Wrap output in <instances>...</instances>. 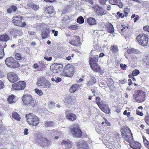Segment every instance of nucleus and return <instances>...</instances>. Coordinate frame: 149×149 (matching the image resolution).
<instances>
[{"mask_svg":"<svg viewBox=\"0 0 149 149\" xmlns=\"http://www.w3.org/2000/svg\"><path fill=\"white\" fill-rule=\"evenodd\" d=\"M121 134L123 139L130 143V147L134 149H140L141 147V144L137 142H131L133 136L130 129L126 127H123L121 130Z\"/></svg>","mask_w":149,"mask_h":149,"instance_id":"nucleus-1","label":"nucleus"},{"mask_svg":"<svg viewBox=\"0 0 149 149\" xmlns=\"http://www.w3.org/2000/svg\"><path fill=\"white\" fill-rule=\"evenodd\" d=\"M22 100L25 105L29 104L32 107H35L37 105L36 100L34 99L30 95H23Z\"/></svg>","mask_w":149,"mask_h":149,"instance_id":"nucleus-2","label":"nucleus"},{"mask_svg":"<svg viewBox=\"0 0 149 149\" xmlns=\"http://www.w3.org/2000/svg\"><path fill=\"white\" fill-rule=\"evenodd\" d=\"M74 67L72 65H67L65 67L61 75L69 77H72L74 74Z\"/></svg>","mask_w":149,"mask_h":149,"instance_id":"nucleus-3","label":"nucleus"},{"mask_svg":"<svg viewBox=\"0 0 149 149\" xmlns=\"http://www.w3.org/2000/svg\"><path fill=\"white\" fill-rule=\"evenodd\" d=\"M26 118L30 125L36 126L37 125V118L35 115L31 113L26 114Z\"/></svg>","mask_w":149,"mask_h":149,"instance_id":"nucleus-4","label":"nucleus"},{"mask_svg":"<svg viewBox=\"0 0 149 149\" xmlns=\"http://www.w3.org/2000/svg\"><path fill=\"white\" fill-rule=\"evenodd\" d=\"M146 94L144 92L141 90L137 91L135 93L134 97L136 101L138 102H142L145 100Z\"/></svg>","mask_w":149,"mask_h":149,"instance_id":"nucleus-5","label":"nucleus"},{"mask_svg":"<svg viewBox=\"0 0 149 149\" xmlns=\"http://www.w3.org/2000/svg\"><path fill=\"white\" fill-rule=\"evenodd\" d=\"M70 130L72 134L74 137H80L81 136L82 132L78 125H73Z\"/></svg>","mask_w":149,"mask_h":149,"instance_id":"nucleus-6","label":"nucleus"},{"mask_svg":"<svg viewBox=\"0 0 149 149\" xmlns=\"http://www.w3.org/2000/svg\"><path fill=\"white\" fill-rule=\"evenodd\" d=\"M5 63L8 66L13 68H17L19 65L18 63L11 57L7 58L5 60Z\"/></svg>","mask_w":149,"mask_h":149,"instance_id":"nucleus-7","label":"nucleus"},{"mask_svg":"<svg viewBox=\"0 0 149 149\" xmlns=\"http://www.w3.org/2000/svg\"><path fill=\"white\" fill-rule=\"evenodd\" d=\"M148 37L144 34H141L138 36L136 38L137 40L143 46H146L148 42Z\"/></svg>","mask_w":149,"mask_h":149,"instance_id":"nucleus-8","label":"nucleus"},{"mask_svg":"<svg viewBox=\"0 0 149 149\" xmlns=\"http://www.w3.org/2000/svg\"><path fill=\"white\" fill-rule=\"evenodd\" d=\"M51 84L47 80L43 77L39 78L38 80V86H42L46 88L50 87Z\"/></svg>","mask_w":149,"mask_h":149,"instance_id":"nucleus-9","label":"nucleus"},{"mask_svg":"<svg viewBox=\"0 0 149 149\" xmlns=\"http://www.w3.org/2000/svg\"><path fill=\"white\" fill-rule=\"evenodd\" d=\"M89 61L91 68L94 71L100 73L103 72L99 65L95 63H93V59L91 57L89 58Z\"/></svg>","mask_w":149,"mask_h":149,"instance_id":"nucleus-10","label":"nucleus"},{"mask_svg":"<svg viewBox=\"0 0 149 149\" xmlns=\"http://www.w3.org/2000/svg\"><path fill=\"white\" fill-rule=\"evenodd\" d=\"M26 86V83L23 81H20L17 83H14L12 86L14 89L18 90H23Z\"/></svg>","mask_w":149,"mask_h":149,"instance_id":"nucleus-11","label":"nucleus"},{"mask_svg":"<svg viewBox=\"0 0 149 149\" xmlns=\"http://www.w3.org/2000/svg\"><path fill=\"white\" fill-rule=\"evenodd\" d=\"M92 8L94 9L97 16H102L106 14L104 10L97 5L93 6Z\"/></svg>","mask_w":149,"mask_h":149,"instance_id":"nucleus-12","label":"nucleus"},{"mask_svg":"<svg viewBox=\"0 0 149 149\" xmlns=\"http://www.w3.org/2000/svg\"><path fill=\"white\" fill-rule=\"evenodd\" d=\"M63 65L60 64L55 63L51 66L50 69L54 73H57L62 70Z\"/></svg>","mask_w":149,"mask_h":149,"instance_id":"nucleus-13","label":"nucleus"},{"mask_svg":"<svg viewBox=\"0 0 149 149\" xmlns=\"http://www.w3.org/2000/svg\"><path fill=\"white\" fill-rule=\"evenodd\" d=\"M7 76L9 81L11 83H14L17 81L18 80V77L17 75L14 72L8 73Z\"/></svg>","mask_w":149,"mask_h":149,"instance_id":"nucleus-14","label":"nucleus"},{"mask_svg":"<svg viewBox=\"0 0 149 149\" xmlns=\"http://www.w3.org/2000/svg\"><path fill=\"white\" fill-rule=\"evenodd\" d=\"M50 141L45 138L41 137L38 139V143L40 146L48 147L50 143Z\"/></svg>","mask_w":149,"mask_h":149,"instance_id":"nucleus-15","label":"nucleus"},{"mask_svg":"<svg viewBox=\"0 0 149 149\" xmlns=\"http://www.w3.org/2000/svg\"><path fill=\"white\" fill-rule=\"evenodd\" d=\"M12 22L15 25L19 26L22 25V18L20 16H14L12 18Z\"/></svg>","mask_w":149,"mask_h":149,"instance_id":"nucleus-16","label":"nucleus"},{"mask_svg":"<svg viewBox=\"0 0 149 149\" xmlns=\"http://www.w3.org/2000/svg\"><path fill=\"white\" fill-rule=\"evenodd\" d=\"M76 144L78 149H89V147L86 142L80 141L77 142Z\"/></svg>","mask_w":149,"mask_h":149,"instance_id":"nucleus-17","label":"nucleus"},{"mask_svg":"<svg viewBox=\"0 0 149 149\" xmlns=\"http://www.w3.org/2000/svg\"><path fill=\"white\" fill-rule=\"evenodd\" d=\"M96 82V79L93 76H91L87 81V84L88 87L93 86Z\"/></svg>","mask_w":149,"mask_h":149,"instance_id":"nucleus-18","label":"nucleus"},{"mask_svg":"<svg viewBox=\"0 0 149 149\" xmlns=\"http://www.w3.org/2000/svg\"><path fill=\"white\" fill-rule=\"evenodd\" d=\"M61 144L66 149H69L72 147L70 142L69 141L63 140L62 141Z\"/></svg>","mask_w":149,"mask_h":149,"instance_id":"nucleus-19","label":"nucleus"},{"mask_svg":"<svg viewBox=\"0 0 149 149\" xmlns=\"http://www.w3.org/2000/svg\"><path fill=\"white\" fill-rule=\"evenodd\" d=\"M87 21L90 25H95L97 24V22L95 18L90 17L88 18Z\"/></svg>","mask_w":149,"mask_h":149,"instance_id":"nucleus-20","label":"nucleus"},{"mask_svg":"<svg viewBox=\"0 0 149 149\" xmlns=\"http://www.w3.org/2000/svg\"><path fill=\"white\" fill-rule=\"evenodd\" d=\"M75 39L74 40H71L69 42L70 44L74 46H77L79 44L80 39L77 36H75Z\"/></svg>","mask_w":149,"mask_h":149,"instance_id":"nucleus-21","label":"nucleus"},{"mask_svg":"<svg viewBox=\"0 0 149 149\" xmlns=\"http://www.w3.org/2000/svg\"><path fill=\"white\" fill-rule=\"evenodd\" d=\"M79 85L78 84H74L72 85L70 88L69 91L71 93L75 92L77 89L79 88Z\"/></svg>","mask_w":149,"mask_h":149,"instance_id":"nucleus-22","label":"nucleus"},{"mask_svg":"<svg viewBox=\"0 0 149 149\" xmlns=\"http://www.w3.org/2000/svg\"><path fill=\"white\" fill-rule=\"evenodd\" d=\"M9 38V37L6 34L0 35V40L2 42H6Z\"/></svg>","mask_w":149,"mask_h":149,"instance_id":"nucleus-23","label":"nucleus"},{"mask_svg":"<svg viewBox=\"0 0 149 149\" xmlns=\"http://www.w3.org/2000/svg\"><path fill=\"white\" fill-rule=\"evenodd\" d=\"M66 117L69 120L71 121L75 120L77 118L75 114L72 113L68 115Z\"/></svg>","mask_w":149,"mask_h":149,"instance_id":"nucleus-24","label":"nucleus"},{"mask_svg":"<svg viewBox=\"0 0 149 149\" xmlns=\"http://www.w3.org/2000/svg\"><path fill=\"white\" fill-rule=\"evenodd\" d=\"M106 26L107 28V31L109 33H112L114 32V28L112 24L109 23L107 24Z\"/></svg>","mask_w":149,"mask_h":149,"instance_id":"nucleus-25","label":"nucleus"},{"mask_svg":"<svg viewBox=\"0 0 149 149\" xmlns=\"http://www.w3.org/2000/svg\"><path fill=\"white\" fill-rule=\"evenodd\" d=\"M45 68V66L42 61H40L38 65V71H42Z\"/></svg>","mask_w":149,"mask_h":149,"instance_id":"nucleus-26","label":"nucleus"},{"mask_svg":"<svg viewBox=\"0 0 149 149\" xmlns=\"http://www.w3.org/2000/svg\"><path fill=\"white\" fill-rule=\"evenodd\" d=\"M49 31L47 29H45L43 30L42 32V38H47L49 36Z\"/></svg>","mask_w":149,"mask_h":149,"instance_id":"nucleus-27","label":"nucleus"},{"mask_svg":"<svg viewBox=\"0 0 149 149\" xmlns=\"http://www.w3.org/2000/svg\"><path fill=\"white\" fill-rule=\"evenodd\" d=\"M96 103L100 108H101L102 106H104L103 103L101 101V99L99 97H96Z\"/></svg>","mask_w":149,"mask_h":149,"instance_id":"nucleus-28","label":"nucleus"},{"mask_svg":"<svg viewBox=\"0 0 149 149\" xmlns=\"http://www.w3.org/2000/svg\"><path fill=\"white\" fill-rule=\"evenodd\" d=\"M30 8H32L35 10H36L37 6L32 2L28 3L27 6L26 7V8L27 9H29Z\"/></svg>","mask_w":149,"mask_h":149,"instance_id":"nucleus-29","label":"nucleus"},{"mask_svg":"<svg viewBox=\"0 0 149 149\" xmlns=\"http://www.w3.org/2000/svg\"><path fill=\"white\" fill-rule=\"evenodd\" d=\"M46 9L47 12V13H48L49 14H51L53 13L54 12V8L51 6L47 7Z\"/></svg>","mask_w":149,"mask_h":149,"instance_id":"nucleus-30","label":"nucleus"},{"mask_svg":"<svg viewBox=\"0 0 149 149\" xmlns=\"http://www.w3.org/2000/svg\"><path fill=\"white\" fill-rule=\"evenodd\" d=\"M8 101L9 103L11 104L15 102L16 101L15 100V97L14 95H10L8 98Z\"/></svg>","mask_w":149,"mask_h":149,"instance_id":"nucleus-31","label":"nucleus"},{"mask_svg":"<svg viewBox=\"0 0 149 149\" xmlns=\"http://www.w3.org/2000/svg\"><path fill=\"white\" fill-rule=\"evenodd\" d=\"M17 9V7L14 6H12L10 7V8L7 9V12L9 13H10L12 12L15 11Z\"/></svg>","mask_w":149,"mask_h":149,"instance_id":"nucleus-32","label":"nucleus"},{"mask_svg":"<svg viewBox=\"0 0 149 149\" xmlns=\"http://www.w3.org/2000/svg\"><path fill=\"white\" fill-rule=\"evenodd\" d=\"M12 116L15 119L17 120H19L21 118L19 115L16 112L13 113Z\"/></svg>","mask_w":149,"mask_h":149,"instance_id":"nucleus-33","label":"nucleus"},{"mask_svg":"<svg viewBox=\"0 0 149 149\" xmlns=\"http://www.w3.org/2000/svg\"><path fill=\"white\" fill-rule=\"evenodd\" d=\"M73 97L71 96H69L65 97L64 101L65 103H69L72 101Z\"/></svg>","mask_w":149,"mask_h":149,"instance_id":"nucleus-34","label":"nucleus"},{"mask_svg":"<svg viewBox=\"0 0 149 149\" xmlns=\"http://www.w3.org/2000/svg\"><path fill=\"white\" fill-rule=\"evenodd\" d=\"M101 110L104 112L105 113L107 114H109L110 113V110L109 108L105 106H102L101 108H100Z\"/></svg>","mask_w":149,"mask_h":149,"instance_id":"nucleus-35","label":"nucleus"},{"mask_svg":"<svg viewBox=\"0 0 149 149\" xmlns=\"http://www.w3.org/2000/svg\"><path fill=\"white\" fill-rule=\"evenodd\" d=\"M4 55L3 47L1 46H0V59L2 58Z\"/></svg>","mask_w":149,"mask_h":149,"instance_id":"nucleus-36","label":"nucleus"},{"mask_svg":"<svg viewBox=\"0 0 149 149\" xmlns=\"http://www.w3.org/2000/svg\"><path fill=\"white\" fill-rule=\"evenodd\" d=\"M110 50L113 53H116L118 51V48L114 45L110 47Z\"/></svg>","mask_w":149,"mask_h":149,"instance_id":"nucleus-37","label":"nucleus"},{"mask_svg":"<svg viewBox=\"0 0 149 149\" xmlns=\"http://www.w3.org/2000/svg\"><path fill=\"white\" fill-rule=\"evenodd\" d=\"M84 21V19L82 16L79 17L77 19V22L79 24H82Z\"/></svg>","mask_w":149,"mask_h":149,"instance_id":"nucleus-38","label":"nucleus"},{"mask_svg":"<svg viewBox=\"0 0 149 149\" xmlns=\"http://www.w3.org/2000/svg\"><path fill=\"white\" fill-rule=\"evenodd\" d=\"M110 3L112 4H116V3H119L120 0H109Z\"/></svg>","mask_w":149,"mask_h":149,"instance_id":"nucleus-39","label":"nucleus"},{"mask_svg":"<svg viewBox=\"0 0 149 149\" xmlns=\"http://www.w3.org/2000/svg\"><path fill=\"white\" fill-rule=\"evenodd\" d=\"M124 15L125 17H127L128 15V14L130 12V9L128 8H126L124 10Z\"/></svg>","mask_w":149,"mask_h":149,"instance_id":"nucleus-40","label":"nucleus"},{"mask_svg":"<svg viewBox=\"0 0 149 149\" xmlns=\"http://www.w3.org/2000/svg\"><path fill=\"white\" fill-rule=\"evenodd\" d=\"M53 125V122L49 121H47L45 123V125L47 127L52 126Z\"/></svg>","mask_w":149,"mask_h":149,"instance_id":"nucleus-41","label":"nucleus"},{"mask_svg":"<svg viewBox=\"0 0 149 149\" xmlns=\"http://www.w3.org/2000/svg\"><path fill=\"white\" fill-rule=\"evenodd\" d=\"M139 73L140 72L139 70L136 69L133 71L132 74L133 76H136L138 75Z\"/></svg>","mask_w":149,"mask_h":149,"instance_id":"nucleus-42","label":"nucleus"},{"mask_svg":"<svg viewBox=\"0 0 149 149\" xmlns=\"http://www.w3.org/2000/svg\"><path fill=\"white\" fill-rule=\"evenodd\" d=\"M78 27L76 25H70L68 26V28L69 29L72 30H75Z\"/></svg>","mask_w":149,"mask_h":149,"instance_id":"nucleus-43","label":"nucleus"},{"mask_svg":"<svg viewBox=\"0 0 149 149\" xmlns=\"http://www.w3.org/2000/svg\"><path fill=\"white\" fill-rule=\"evenodd\" d=\"M55 103L52 102H49L48 103V107L50 108H53L55 105Z\"/></svg>","mask_w":149,"mask_h":149,"instance_id":"nucleus-44","label":"nucleus"},{"mask_svg":"<svg viewBox=\"0 0 149 149\" xmlns=\"http://www.w3.org/2000/svg\"><path fill=\"white\" fill-rule=\"evenodd\" d=\"M98 58L99 57L98 55L95 56L93 58H92L93 59V63H94L93 62H97L98 61Z\"/></svg>","mask_w":149,"mask_h":149,"instance_id":"nucleus-45","label":"nucleus"},{"mask_svg":"<svg viewBox=\"0 0 149 149\" xmlns=\"http://www.w3.org/2000/svg\"><path fill=\"white\" fill-rule=\"evenodd\" d=\"M23 50L25 52L29 53L30 52V49L28 47H25L23 48Z\"/></svg>","mask_w":149,"mask_h":149,"instance_id":"nucleus-46","label":"nucleus"},{"mask_svg":"<svg viewBox=\"0 0 149 149\" xmlns=\"http://www.w3.org/2000/svg\"><path fill=\"white\" fill-rule=\"evenodd\" d=\"M12 33L16 34H19L20 33V30L14 29H13Z\"/></svg>","mask_w":149,"mask_h":149,"instance_id":"nucleus-47","label":"nucleus"},{"mask_svg":"<svg viewBox=\"0 0 149 149\" xmlns=\"http://www.w3.org/2000/svg\"><path fill=\"white\" fill-rule=\"evenodd\" d=\"M135 49L134 48L132 49H129L127 50V52L128 54H130L133 53L135 51Z\"/></svg>","mask_w":149,"mask_h":149,"instance_id":"nucleus-48","label":"nucleus"},{"mask_svg":"<svg viewBox=\"0 0 149 149\" xmlns=\"http://www.w3.org/2000/svg\"><path fill=\"white\" fill-rule=\"evenodd\" d=\"M145 120L146 123L149 126V116H146L145 118Z\"/></svg>","mask_w":149,"mask_h":149,"instance_id":"nucleus-49","label":"nucleus"},{"mask_svg":"<svg viewBox=\"0 0 149 149\" xmlns=\"http://www.w3.org/2000/svg\"><path fill=\"white\" fill-rule=\"evenodd\" d=\"M107 1L108 0H99V2L101 5H104Z\"/></svg>","mask_w":149,"mask_h":149,"instance_id":"nucleus-50","label":"nucleus"},{"mask_svg":"<svg viewBox=\"0 0 149 149\" xmlns=\"http://www.w3.org/2000/svg\"><path fill=\"white\" fill-rule=\"evenodd\" d=\"M120 66L123 70H126V67H127V65L125 64L124 65L122 63L120 65Z\"/></svg>","mask_w":149,"mask_h":149,"instance_id":"nucleus-51","label":"nucleus"},{"mask_svg":"<svg viewBox=\"0 0 149 149\" xmlns=\"http://www.w3.org/2000/svg\"><path fill=\"white\" fill-rule=\"evenodd\" d=\"M15 57L16 59L19 60L21 58V56L18 53H16L15 54Z\"/></svg>","mask_w":149,"mask_h":149,"instance_id":"nucleus-52","label":"nucleus"},{"mask_svg":"<svg viewBox=\"0 0 149 149\" xmlns=\"http://www.w3.org/2000/svg\"><path fill=\"white\" fill-rule=\"evenodd\" d=\"M117 14L119 17H120L121 18H123L125 16L124 15H123L122 13H120L119 12H117Z\"/></svg>","mask_w":149,"mask_h":149,"instance_id":"nucleus-53","label":"nucleus"},{"mask_svg":"<svg viewBox=\"0 0 149 149\" xmlns=\"http://www.w3.org/2000/svg\"><path fill=\"white\" fill-rule=\"evenodd\" d=\"M127 81V80L125 79H124L123 80H120L119 81V82L120 84H123L126 83Z\"/></svg>","mask_w":149,"mask_h":149,"instance_id":"nucleus-54","label":"nucleus"},{"mask_svg":"<svg viewBox=\"0 0 149 149\" xmlns=\"http://www.w3.org/2000/svg\"><path fill=\"white\" fill-rule=\"evenodd\" d=\"M55 78L56 79L55 82L56 83H59L62 81V79L60 77Z\"/></svg>","mask_w":149,"mask_h":149,"instance_id":"nucleus-55","label":"nucleus"},{"mask_svg":"<svg viewBox=\"0 0 149 149\" xmlns=\"http://www.w3.org/2000/svg\"><path fill=\"white\" fill-rule=\"evenodd\" d=\"M136 114L141 116H142L143 115V113L138 110L136 111Z\"/></svg>","mask_w":149,"mask_h":149,"instance_id":"nucleus-56","label":"nucleus"},{"mask_svg":"<svg viewBox=\"0 0 149 149\" xmlns=\"http://www.w3.org/2000/svg\"><path fill=\"white\" fill-rule=\"evenodd\" d=\"M144 145L146 147H147L149 149V142L148 141H146Z\"/></svg>","mask_w":149,"mask_h":149,"instance_id":"nucleus-57","label":"nucleus"},{"mask_svg":"<svg viewBox=\"0 0 149 149\" xmlns=\"http://www.w3.org/2000/svg\"><path fill=\"white\" fill-rule=\"evenodd\" d=\"M143 30L145 31L149 32V26H146L143 27Z\"/></svg>","mask_w":149,"mask_h":149,"instance_id":"nucleus-58","label":"nucleus"},{"mask_svg":"<svg viewBox=\"0 0 149 149\" xmlns=\"http://www.w3.org/2000/svg\"><path fill=\"white\" fill-rule=\"evenodd\" d=\"M28 129L26 128L24 130V135H27L28 134Z\"/></svg>","mask_w":149,"mask_h":149,"instance_id":"nucleus-59","label":"nucleus"},{"mask_svg":"<svg viewBox=\"0 0 149 149\" xmlns=\"http://www.w3.org/2000/svg\"><path fill=\"white\" fill-rule=\"evenodd\" d=\"M43 93L41 90L38 89V95L41 96L42 95Z\"/></svg>","mask_w":149,"mask_h":149,"instance_id":"nucleus-60","label":"nucleus"},{"mask_svg":"<svg viewBox=\"0 0 149 149\" xmlns=\"http://www.w3.org/2000/svg\"><path fill=\"white\" fill-rule=\"evenodd\" d=\"M4 76V74L3 71L0 69V78H2Z\"/></svg>","mask_w":149,"mask_h":149,"instance_id":"nucleus-61","label":"nucleus"},{"mask_svg":"<svg viewBox=\"0 0 149 149\" xmlns=\"http://www.w3.org/2000/svg\"><path fill=\"white\" fill-rule=\"evenodd\" d=\"M139 19V16L138 15H136L135 18L134 20V22H136L137 20H138Z\"/></svg>","mask_w":149,"mask_h":149,"instance_id":"nucleus-62","label":"nucleus"},{"mask_svg":"<svg viewBox=\"0 0 149 149\" xmlns=\"http://www.w3.org/2000/svg\"><path fill=\"white\" fill-rule=\"evenodd\" d=\"M44 58L45 60L48 61H50L52 59V57H49V58H47L46 57H45Z\"/></svg>","mask_w":149,"mask_h":149,"instance_id":"nucleus-63","label":"nucleus"},{"mask_svg":"<svg viewBox=\"0 0 149 149\" xmlns=\"http://www.w3.org/2000/svg\"><path fill=\"white\" fill-rule=\"evenodd\" d=\"M3 83L0 80V89L2 88L3 86Z\"/></svg>","mask_w":149,"mask_h":149,"instance_id":"nucleus-64","label":"nucleus"}]
</instances>
